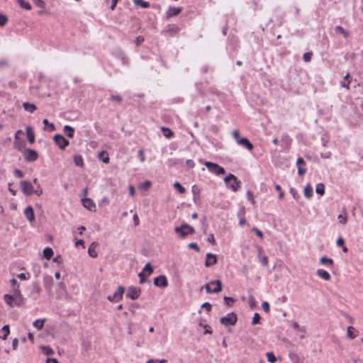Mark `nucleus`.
Here are the masks:
<instances>
[{
	"label": "nucleus",
	"instance_id": "obj_1",
	"mask_svg": "<svg viewBox=\"0 0 363 363\" xmlns=\"http://www.w3.org/2000/svg\"><path fill=\"white\" fill-rule=\"evenodd\" d=\"M174 232L177 234V235L179 238H185L189 235L193 234L194 233V229L193 227H191L189 224L184 223L180 226L175 227Z\"/></svg>",
	"mask_w": 363,
	"mask_h": 363
},
{
	"label": "nucleus",
	"instance_id": "obj_2",
	"mask_svg": "<svg viewBox=\"0 0 363 363\" xmlns=\"http://www.w3.org/2000/svg\"><path fill=\"white\" fill-rule=\"evenodd\" d=\"M224 182L226 186L233 191H237L240 187L241 182L238 181L234 174H229L228 176L224 178Z\"/></svg>",
	"mask_w": 363,
	"mask_h": 363
},
{
	"label": "nucleus",
	"instance_id": "obj_3",
	"mask_svg": "<svg viewBox=\"0 0 363 363\" xmlns=\"http://www.w3.org/2000/svg\"><path fill=\"white\" fill-rule=\"evenodd\" d=\"M204 165L213 174H215L216 175L225 174V169L216 163H213L211 162H205Z\"/></svg>",
	"mask_w": 363,
	"mask_h": 363
},
{
	"label": "nucleus",
	"instance_id": "obj_4",
	"mask_svg": "<svg viewBox=\"0 0 363 363\" xmlns=\"http://www.w3.org/2000/svg\"><path fill=\"white\" fill-rule=\"evenodd\" d=\"M237 319L236 314L232 312L228 313L226 316L221 317L220 322L225 326L234 325L237 322Z\"/></svg>",
	"mask_w": 363,
	"mask_h": 363
},
{
	"label": "nucleus",
	"instance_id": "obj_5",
	"mask_svg": "<svg viewBox=\"0 0 363 363\" xmlns=\"http://www.w3.org/2000/svg\"><path fill=\"white\" fill-rule=\"evenodd\" d=\"M23 157L27 162H34L38 160V152L30 148L26 149L23 152Z\"/></svg>",
	"mask_w": 363,
	"mask_h": 363
},
{
	"label": "nucleus",
	"instance_id": "obj_6",
	"mask_svg": "<svg viewBox=\"0 0 363 363\" xmlns=\"http://www.w3.org/2000/svg\"><path fill=\"white\" fill-rule=\"evenodd\" d=\"M12 296H13L14 305L20 306L23 303V298L18 287L12 289Z\"/></svg>",
	"mask_w": 363,
	"mask_h": 363
},
{
	"label": "nucleus",
	"instance_id": "obj_7",
	"mask_svg": "<svg viewBox=\"0 0 363 363\" xmlns=\"http://www.w3.org/2000/svg\"><path fill=\"white\" fill-rule=\"evenodd\" d=\"M21 190L25 195L30 196L34 194V188L32 184L27 181H21L20 182Z\"/></svg>",
	"mask_w": 363,
	"mask_h": 363
},
{
	"label": "nucleus",
	"instance_id": "obj_8",
	"mask_svg": "<svg viewBox=\"0 0 363 363\" xmlns=\"http://www.w3.org/2000/svg\"><path fill=\"white\" fill-rule=\"evenodd\" d=\"M53 139L56 145H57L62 150L65 149V147H67L69 144V140L65 139L62 135H55Z\"/></svg>",
	"mask_w": 363,
	"mask_h": 363
},
{
	"label": "nucleus",
	"instance_id": "obj_9",
	"mask_svg": "<svg viewBox=\"0 0 363 363\" xmlns=\"http://www.w3.org/2000/svg\"><path fill=\"white\" fill-rule=\"evenodd\" d=\"M124 291V287L120 286H118L117 291L112 296L107 297V299L111 302L118 301L119 300L122 299Z\"/></svg>",
	"mask_w": 363,
	"mask_h": 363
},
{
	"label": "nucleus",
	"instance_id": "obj_10",
	"mask_svg": "<svg viewBox=\"0 0 363 363\" xmlns=\"http://www.w3.org/2000/svg\"><path fill=\"white\" fill-rule=\"evenodd\" d=\"M140 292L141 290L140 288L130 286L128 289L126 296L132 300H135L139 297Z\"/></svg>",
	"mask_w": 363,
	"mask_h": 363
},
{
	"label": "nucleus",
	"instance_id": "obj_11",
	"mask_svg": "<svg viewBox=\"0 0 363 363\" xmlns=\"http://www.w3.org/2000/svg\"><path fill=\"white\" fill-rule=\"evenodd\" d=\"M154 284L157 286L164 288L168 285L167 278L164 275H160L155 278Z\"/></svg>",
	"mask_w": 363,
	"mask_h": 363
},
{
	"label": "nucleus",
	"instance_id": "obj_12",
	"mask_svg": "<svg viewBox=\"0 0 363 363\" xmlns=\"http://www.w3.org/2000/svg\"><path fill=\"white\" fill-rule=\"evenodd\" d=\"M82 204L84 208L89 209V211H94L96 208V205L94 201L89 198H85L82 199Z\"/></svg>",
	"mask_w": 363,
	"mask_h": 363
},
{
	"label": "nucleus",
	"instance_id": "obj_13",
	"mask_svg": "<svg viewBox=\"0 0 363 363\" xmlns=\"http://www.w3.org/2000/svg\"><path fill=\"white\" fill-rule=\"evenodd\" d=\"M217 262V258L215 255H213L211 253H208L206 255V259L205 262V265L206 267H211L213 264H215Z\"/></svg>",
	"mask_w": 363,
	"mask_h": 363
},
{
	"label": "nucleus",
	"instance_id": "obj_14",
	"mask_svg": "<svg viewBox=\"0 0 363 363\" xmlns=\"http://www.w3.org/2000/svg\"><path fill=\"white\" fill-rule=\"evenodd\" d=\"M237 143L240 145L245 146L248 150L253 149V145L247 138H242Z\"/></svg>",
	"mask_w": 363,
	"mask_h": 363
},
{
	"label": "nucleus",
	"instance_id": "obj_15",
	"mask_svg": "<svg viewBox=\"0 0 363 363\" xmlns=\"http://www.w3.org/2000/svg\"><path fill=\"white\" fill-rule=\"evenodd\" d=\"M24 214H25L26 218L29 221L32 222L34 220L35 215H34V211H33V208H32V206H28L24 211Z\"/></svg>",
	"mask_w": 363,
	"mask_h": 363
},
{
	"label": "nucleus",
	"instance_id": "obj_16",
	"mask_svg": "<svg viewBox=\"0 0 363 363\" xmlns=\"http://www.w3.org/2000/svg\"><path fill=\"white\" fill-rule=\"evenodd\" d=\"M317 274L320 278L324 279L325 281H329L330 279V274L323 269H318Z\"/></svg>",
	"mask_w": 363,
	"mask_h": 363
},
{
	"label": "nucleus",
	"instance_id": "obj_17",
	"mask_svg": "<svg viewBox=\"0 0 363 363\" xmlns=\"http://www.w3.org/2000/svg\"><path fill=\"white\" fill-rule=\"evenodd\" d=\"M26 130L28 140L30 144H33L35 142V134L33 130V128L30 126H27Z\"/></svg>",
	"mask_w": 363,
	"mask_h": 363
},
{
	"label": "nucleus",
	"instance_id": "obj_18",
	"mask_svg": "<svg viewBox=\"0 0 363 363\" xmlns=\"http://www.w3.org/2000/svg\"><path fill=\"white\" fill-rule=\"evenodd\" d=\"M182 9L179 7H169L167 12V16L168 18L176 16L181 12Z\"/></svg>",
	"mask_w": 363,
	"mask_h": 363
},
{
	"label": "nucleus",
	"instance_id": "obj_19",
	"mask_svg": "<svg viewBox=\"0 0 363 363\" xmlns=\"http://www.w3.org/2000/svg\"><path fill=\"white\" fill-rule=\"evenodd\" d=\"M211 284L213 285H216V287L213 289V294H217L221 291L222 290V284L220 280H213L211 281Z\"/></svg>",
	"mask_w": 363,
	"mask_h": 363
},
{
	"label": "nucleus",
	"instance_id": "obj_20",
	"mask_svg": "<svg viewBox=\"0 0 363 363\" xmlns=\"http://www.w3.org/2000/svg\"><path fill=\"white\" fill-rule=\"evenodd\" d=\"M23 107L26 111H28L29 113H33L37 109V107L35 104H30L29 102L23 103Z\"/></svg>",
	"mask_w": 363,
	"mask_h": 363
},
{
	"label": "nucleus",
	"instance_id": "obj_21",
	"mask_svg": "<svg viewBox=\"0 0 363 363\" xmlns=\"http://www.w3.org/2000/svg\"><path fill=\"white\" fill-rule=\"evenodd\" d=\"M63 131L66 134V135L69 138H72L74 137V129L70 125H65L64 127Z\"/></svg>",
	"mask_w": 363,
	"mask_h": 363
},
{
	"label": "nucleus",
	"instance_id": "obj_22",
	"mask_svg": "<svg viewBox=\"0 0 363 363\" xmlns=\"http://www.w3.org/2000/svg\"><path fill=\"white\" fill-rule=\"evenodd\" d=\"M97 245L98 244L96 242H93L88 249V252L91 257H96L98 255L97 252L95 251V248Z\"/></svg>",
	"mask_w": 363,
	"mask_h": 363
},
{
	"label": "nucleus",
	"instance_id": "obj_23",
	"mask_svg": "<svg viewBox=\"0 0 363 363\" xmlns=\"http://www.w3.org/2000/svg\"><path fill=\"white\" fill-rule=\"evenodd\" d=\"M304 196L307 199H311L313 196V188L312 186L308 184L303 190Z\"/></svg>",
	"mask_w": 363,
	"mask_h": 363
},
{
	"label": "nucleus",
	"instance_id": "obj_24",
	"mask_svg": "<svg viewBox=\"0 0 363 363\" xmlns=\"http://www.w3.org/2000/svg\"><path fill=\"white\" fill-rule=\"evenodd\" d=\"M161 130L163 133L164 136L167 138H171L174 135L173 132L168 128L162 127Z\"/></svg>",
	"mask_w": 363,
	"mask_h": 363
},
{
	"label": "nucleus",
	"instance_id": "obj_25",
	"mask_svg": "<svg viewBox=\"0 0 363 363\" xmlns=\"http://www.w3.org/2000/svg\"><path fill=\"white\" fill-rule=\"evenodd\" d=\"M74 162L77 167H82L84 164L83 158L79 155H76L74 157Z\"/></svg>",
	"mask_w": 363,
	"mask_h": 363
},
{
	"label": "nucleus",
	"instance_id": "obj_26",
	"mask_svg": "<svg viewBox=\"0 0 363 363\" xmlns=\"http://www.w3.org/2000/svg\"><path fill=\"white\" fill-rule=\"evenodd\" d=\"M45 321V319H37L33 322V325L38 330H41L43 328Z\"/></svg>",
	"mask_w": 363,
	"mask_h": 363
},
{
	"label": "nucleus",
	"instance_id": "obj_27",
	"mask_svg": "<svg viewBox=\"0 0 363 363\" xmlns=\"http://www.w3.org/2000/svg\"><path fill=\"white\" fill-rule=\"evenodd\" d=\"M4 299L5 301V302L10 306H15L14 305V301H13V296H12L10 294H5L4 296Z\"/></svg>",
	"mask_w": 363,
	"mask_h": 363
},
{
	"label": "nucleus",
	"instance_id": "obj_28",
	"mask_svg": "<svg viewBox=\"0 0 363 363\" xmlns=\"http://www.w3.org/2000/svg\"><path fill=\"white\" fill-rule=\"evenodd\" d=\"M17 1L20 6L26 10L30 11L32 8L31 5L25 0H17Z\"/></svg>",
	"mask_w": 363,
	"mask_h": 363
},
{
	"label": "nucleus",
	"instance_id": "obj_29",
	"mask_svg": "<svg viewBox=\"0 0 363 363\" xmlns=\"http://www.w3.org/2000/svg\"><path fill=\"white\" fill-rule=\"evenodd\" d=\"M339 222L342 224H345L347 221V212L345 208H343V213L340 214L337 217Z\"/></svg>",
	"mask_w": 363,
	"mask_h": 363
},
{
	"label": "nucleus",
	"instance_id": "obj_30",
	"mask_svg": "<svg viewBox=\"0 0 363 363\" xmlns=\"http://www.w3.org/2000/svg\"><path fill=\"white\" fill-rule=\"evenodd\" d=\"M53 255V251L50 247H46L43 250L44 257L47 259H50Z\"/></svg>",
	"mask_w": 363,
	"mask_h": 363
},
{
	"label": "nucleus",
	"instance_id": "obj_31",
	"mask_svg": "<svg viewBox=\"0 0 363 363\" xmlns=\"http://www.w3.org/2000/svg\"><path fill=\"white\" fill-rule=\"evenodd\" d=\"M320 262L322 264H325L327 266H331L333 264V259L331 258H328L326 257H323L320 259Z\"/></svg>",
	"mask_w": 363,
	"mask_h": 363
},
{
	"label": "nucleus",
	"instance_id": "obj_32",
	"mask_svg": "<svg viewBox=\"0 0 363 363\" xmlns=\"http://www.w3.org/2000/svg\"><path fill=\"white\" fill-rule=\"evenodd\" d=\"M43 123L45 126H48V130L54 131L55 130V125L53 123H49L48 119H44ZM44 130H46L47 128H45Z\"/></svg>",
	"mask_w": 363,
	"mask_h": 363
},
{
	"label": "nucleus",
	"instance_id": "obj_33",
	"mask_svg": "<svg viewBox=\"0 0 363 363\" xmlns=\"http://www.w3.org/2000/svg\"><path fill=\"white\" fill-rule=\"evenodd\" d=\"M133 2L135 5L140 6L143 8H148L150 6V3L143 0H133Z\"/></svg>",
	"mask_w": 363,
	"mask_h": 363
},
{
	"label": "nucleus",
	"instance_id": "obj_34",
	"mask_svg": "<svg viewBox=\"0 0 363 363\" xmlns=\"http://www.w3.org/2000/svg\"><path fill=\"white\" fill-rule=\"evenodd\" d=\"M315 191L317 194L320 195H323L325 194V186L322 183H319L316 185Z\"/></svg>",
	"mask_w": 363,
	"mask_h": 363
},
{
	"label": "nucleus",
	"instance_id": "obj_35",
	"mask_svg": "<svg viewBox=\"0 0 363 363\" xmlns=\"http://www.w3.org/2000/svg\"><path fill=\"white\" fill-rule=\"evenodd\" d=\"M1 330L4 333V335L1 337L2 340H6L8 335L10 333V329L9 325H5L3 326Z\"/></svg>",
	"mask_w": 363,
	"mask_h": 363
},
{
	"label": "nucleus",
	"instance_id": "obj_36",
	"mask_svg": "<svg viewBox=\"0 0 363 363\" xmlns=\"http://www.w3.org/2000/svg\"><path fill=\"white\" fill-rule=\"evenodd\" d=\"M52 281V277H45L44 279V284H45V287L50 290L51 289V283Z\"/></svg>",
	"mask_w": 363,
	"mask_h": 363
},
{
	"label": "nucleus",
	"instance_id": "obj_37",
	"mask_svg": "<svg viewBox=\"0 0 363 363\" xmlns=\"http://www.w3.org/2000/svg\"><path fill=\"white\" fill-rule=\"evenodd\" d=\"M335 30L342 33L345 38L349 36V32L345 30L342 26H337L335 27Z\"/></svg>",
	"mask_w": 363,
	"mask_h": 363
},
{
	"label": "nucleus",
	"instance_id": "obj_38",
	"mask_svg": "<svg viewBox=\"0 0 363 363\" xmlns=\"http://www.w3.org/2000/svg\"><path fill=\"white\" fill-rule=\"evenodd\" d=\"M143 272H144V273L145 272H147V276H150L152 272H153V268L151 266L150 263H147L143 270Z\"/></svg>",
	"mask_w": 363,
	"mask_h": 363
},
{
	"label": "nucleus",
	"instance_id": "obj_39",
	"mask_svg": "<svg viewBox=\"0 0 363 363\" xmlns=\"http://www.w3.org/2000/svg\"><path fill=\"white\" fill-rule=\"evenodd\" d=\"M104 155H105V152L104 151H102V152H99V158L100 160H101L103 161V162L107 164V163L109 162L110 159H109L108 156H107V155L106 157H104Z\"/></svg>",
	"mask_w": 363,
	"mask_h": 363
},
{
	"label": "nucleus",
	"instance_id": "obj_40",
	"mask_svg": "<svg viewBox=\"0 0 363 363\" xmlns=\"http://www.w3.org/2000/svg\"><path fill=\"white\" fill-rule=\"evenodd\" d=\"M268 362L274 363L276 362L277 358L273 352H269L266 354Z\"/></svg>",
	"mask_w": 363,
	"mask_h": 363
},
{
	"label": "nucleus",
	"instance_id": "obj_41",
	"mask_svg": "<svg viewBox=\"0 0 363 363\" xmlns=\"http://www.w3.org/2000/svg\"><path fill=\"white\" fill-rule=\"evenodd\" d=\"M23 143L20 139H18V140H14V143H13L14 148L17 149L18 150H19V151L22 150L21 149L23 147Z\"/></svg>",
	"mask_w": 363,
	"mask_h": 363
},
{
	"label": "nucleus",
	"instance_id": "obj_42",
	"mask_svg": "<svg viewBox=\"0 0 363 363\" xmlns=\"http://www.w3.org/2000/svg\"><path fill=\"white\" fill-rule=\"evenodd\" d=\"M354 328L352 326H349L347 328V336L350 339H354L356 337V335L354 334Z\"/></svg>",
	"mask_w": 363,
	"mask_h": 363
},
{
	"label": "nucleus",
	"instance_id": "obj_43",
	"mask_svg": "<svg viewBox=\"0 0 363 363\" xmlns=\"http://www.w3.org/2000/svg\"><path fill=\"white\" fill-rule=\"evenodd\" d=\"M174 187L180 193L184 194L185 192V189L181 185L179 182H175L174 184Z\"/></svg>",
	"mask_w": 363,
	"mask_h": 363
},
{
	"label": "nucleus",
	"instance_id": "obj_44",
	"mask_svg": "<svg viewBox=\"0 0 363 363\" xmlns=\"http://www.w3.org/2000/svg\"><path fill=\"white\" fill-rule=\"evenodd\" d=\"M42 351L46 354V355H51L53 354V350L51 349L49 346H43L41 347Z\"/></svg>",
	"mask_w": 363,
	"mask_h": 363
},
{
	"label": "nucleus",
	"instance_id": "obj_45",
	"mask_svg": "<svg viewBox=\"0 0 363 363\" xmlns=\"http://www.w3.org/2000/svg\"><path fill=\"white\" fill-rule=\"evenodd\" d=\"M223 300H224L225 304L229 306H231L235 302V299L231 297L225 296L223 298Z\"/></svg>",
	"mask_w": 363,
	"mask_h": 363
},
{
	"label": "nucleus",
	"instance_id": "obj_46",
	"mask_svg": "<svg viewBox=\"0 0 363 363\" xmlns=\"http://www.w3.org/2000/svg\"><path fill=\"white\" fill-rule=\"evenodd\" d=\"M281 140L284 141V144L282 145L283 148L284 150L288 149L290 145V140L288 138L287 136H286L285 138H283Z\"/></svg>",
	"mask_w": 363,
	"mask_h": 363
},
{
	"label": "nucleus",
	"instance_id": "obj_47",
	"mask_svg": "<svg viewBox=\"0 0 363 363\" xmlns=\"http://www.w3.org/2000/svg\"><path fill=\"white\" fill-rule=\"evenodd\" d=\"M151 185V182L150 181H145L143 183H141L139 185V188L141 189H147Z\"/></svg>",
	"mask_w": 363,
	"mask_h": 363
},
{
	"label": "nucleus",
	"instance_id": "obj_48",
	"mask_svg": "<svg viewBox=\"0 0 363 363\" xmlns=\"http://www.w3.org/2000/svg\"><path fill=\"white\" fill-rule=\"evenodd\" d=\"M259 320H260V315L259 313H255L254 315V317L252 318V323L253 325H256V324H258L259 323Z\"/></svg>",
	"mask_w": 363,
	"mask_h": 363
},
{
	"label": "nucleus",
	"instance_id": "obj_49",
	"mask_svg": "<svg viewBox=\"0 0 363 363\" xmlns=\"http://www.w3.org/2000/svg\"><path fill=\"white\" fill-rule=\"evenodd\" d=\"M7 21V17L4 15L0 14V26H4Z\"/></svg>",
	"mask_w": 363,
	"mask_h": 363
},
{
	"label": "nucleus",
	"instance_id": "obj_50",
	"mask_svg": "<svg viewBox=\"0 0 363 363\" xmlns=\"http://www.w3.org/2000/svg\"><path fill=\"white\" fill-rule=\"evenodd\" d=\"M312 52H306L303 54V59L305 62H309L311 60Z\"/></svg>",
	"mask_w": 363,
	"mask_h": 363
},
{
	"label": "nucleus",
	"instance_id": "obj_51",
	"mask_svg": "<svg viewBox=\"0 0 363 363\" xmlns=\"http://www.w3.org/2000/svg\"><path fill=\"white\" fill-rule=\"evenodd\" d=\"M138 276L140 277V284L145 283L146 281V277L147 276L145 274L144 272H141L140 273H139Z\"/></svg>",
	"mask_w": 363,
	"mask_h": 363
},
{
	"label": "nucleus",
	"instance_id": "obj_52",
	"mask_svg": "<svg viewBox=\"0 0 363 363\" xmlns=\"http://www.w3.org/2000/svg\"><path fill=\"white\" fill-rule=\"evenodd\" d=\"M167 360L163 359H149L146 362V363H167Z\"/></svg>",
	"mask_w": 363,
	"mask_h": 363
},
{
	"label": "nucleus",
	"instance_id": "obj_53",
	"mask_svg": "<svg viewBox=\"0 0 363 363\" xmlns=\"http://www.w3.org/2000/svg\"><path fill=\"white\" fill-rule=\"evenodd\" d=\"M262 308L263 311L266 313L269 311V304L267 301H264L262 304Z\"/></svg>",
	"mask_w": 363,
	"mask_h": 363
},
{
	"label": "nucleus",
	"instance_id": "obj_54",
	"mask_svg": "<svg viewBox=\"0 0 363 363\" xmlns=\"http://www.w3.org/2000/svg\"><path fill=\"white\" fill-rule=\"evenodd\" d=\"M233 138H235V140H236V143H238V141L239 140H240L241 138H240V133H239V130H234L233 132Z\"/></svg>",
	"mask_w": 363,
	"mask_h": 363
},
{
	"label": "nucleus",
	"instance_id": "obj_55",
	"mask_svg": "<svg viewBox=\"0 0 363 363\" xmlns=\"http://www.w3.org/2000/svg\"><path fill=\"white\" fill-rule=\"evenodd\" d=\"M290 193L291 194V195L294 199H298L299 198V195L298 194L297 191L294 189L291 188Z\"/></svg>",
	"mask_w": 363,
	"mask_h": 363
},
{
	"label": "nucleus",
	"instance_id": "obj_56",
	"mask_svg": "<svg viewBox=\"0 0 363 363\" xmlns=\"http://www.w3.org/2000/svg\"><path fill=\"white\" fill-rule=\"evenodd\" d=\"M110 99L111 101H117L118 103L121 102V101H122L121 97L120 96H118V95H112L111 96Z\"/></svg>",
	"mask_w": 363,
	"mask_h": 363
},
{
	"label": "nucleus",
	"instance_id": "obj_57",
	"mask_svg": "<svg viewBox=\"0 0 363 363\" xmlns=\"http://www.w3.org/2000/svg\"><path fill=\"white\" fill-rule=\"evenodd\" d=\"M189 248L196 250L197 252L199 251V247L198 245L195 242H191L188 245Z\"/></svg>",
	"mask_w": 363,
	"mask_h": 363
},
{
	"label": "nucleus",
	"instance_id": "obj_58",
	"mask_svg": "<svg viewBox=\"0 0 363 363\" xmlns=\"http://www.w3.org/2000/svg\"><path fill=\"white\" fill-rule=\"evenodd\" d=\"M211 285H212V284H211V281H210L209 283L206 284L204 286V288H205V289H206V292H207L208 294H213V291H212V290H213V289L211 288Z\"/></svg>",
	"mask_w": 363,
	"mask_h": 363
},
{
	"label": "nucleus",
	"instance_id": "obj_59",
	"mask_svg": "<svg viewBox=\"0 0 363 363\" xmlns=\"http://www.w3.org/2000/svg\"><path fill=\"white\" fill-rule=\"evenodd\" d=\"M186 164L189 168H193L195 166V162L192 160H187L186 161Z\"/></svg>",
	"mask_w": 363,
	"mask_h": 363
},
{
	"label": "nucleus",
	"instance_id": "obj_60",
	"mask_svg": "<svg viewBox=\"0 0 363 363\" xmlns=\"http://www.w3.org/2000/svg\"><path fill=\"white\" fill-rule=\"evenodd\" d=\"M201 307L203 308H206L208 311H210L211 310V303L208 302H205L202 304Z\"/></svg>",
	"mask_w": 363,
	"mask_h": 363
},
{
	"label": "nucleus",
	"instance_id": "obj_61",
	"mask_svg": "<svg viewBox=\"0 0 363 363\" xmlns=\"http://www.w3.org/2000/svg\"><path fill=\"white\" fill-rule=\"evenodd\" d=\"M208 242H210L212 245H216V240L213 234H211L209 237L208 238Z\"/></svg>",
	"mask_w": 363,
	"mask_h": 363
},
{
	"label": "nucleus",
	"instance_id": "obj_62",
	"mask_svg": "<svg viewBox=\"0 0 363 363\" xmlns=\"http://www.w3.org/2000/svg\"><path fill=\"white\" fill-rule=\"evenodd\" d=\"M252 230L254 232H255V233L257 234V236H259V238H263V233H262L261 230H259L258 228H252Z\"/></svg>",
	"mask_w": 363,
	"mask_h": 363
},
{
	"label": "nucleus",
	"instance_id": "obj_63",
	"mask_svg": "<svg viewBox=\"0 0 363 363\" xmlns=\"http://www.w3.org/2000/svg\"><path fill=\"white\" fill-rule=\"evenodd\" d=\"M14 174L18 177L22 178L24 175L23 172L20 169H16Z\"/></svg>",
	"mask_w": 363,
	"mask_h": 363
},
{
	"label": "nucleus",
	"instance_id": "obj_64",
	"mask_svg": "<svg viewBox=\"0 0 363 363\" xmlns=\"http://www.w3.org/2000/svg\"><path fill=\"white\" fill-rule=\"evenodd\" d=\"M18 277L21 280H27L29 278V276L26 274L21 273L18 275Z\"/></svg>",
	"mask_w": 363,
	"mask_h": 363
}]
</instances>
